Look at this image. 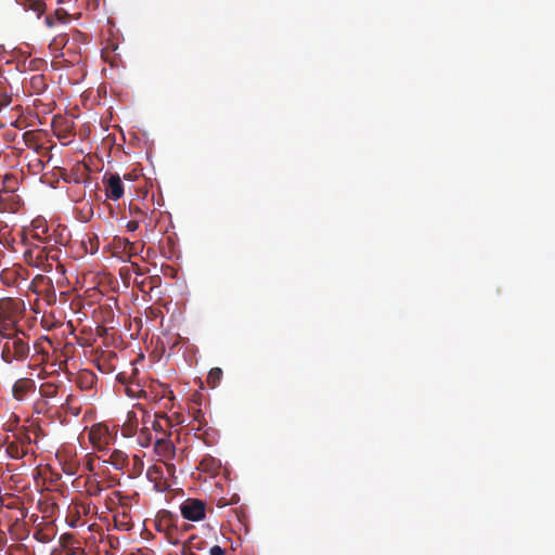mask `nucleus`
Listing matches in <instances>:
<instances>
[{"label":"nucleus","mask_w":555,"mask_h":555,"mask_svg":"<svg viewBox=\"0 0 555 555\" xmlns=\"http://www.w3.org/2000/svg\"><path fill=\"white\" fill-rule=\"evenodd\" d=\"M43 240L40 244L29 243L24 253V259L27 264L49 272L52 270V261L60 260L61 246L66 245L67 238L55 229L52 233L44 235Z\"/></svg>","instance_id":"1"},{"label":"nucleus","mask_w":555,"mask_h":555,"mask_svg":"<svg viewBox=\"0 0 555 555\" xmlns=\"http://www.w3.org/2000/svg\"><path fill=\"white\" fill-rule=\"evenodd\" d=\"M29 353L28 343L18 335H8V340L3 344L1 357L7 363L14 360H24Z\"/></svg>","instance_id":"2"},{"label":"nucleus","mask_w":555,"mask_h":555,"mask_svg":"<svg viewBox=\"0 0 555 555\" xmlns=\"http://www.w3.org/2000/svg\"><path fill=\"white\" fill-rule=\"evenodd\" d=\"M157 530L165 531L169 542L173 545L179 544V539L175 535L178 530V516L169 511L163 509L157 514Z\"/></svg>","instance_id":"3"},{"label":"nucleus","mask_w":555,"mask_h":555,"mask_svg":"<svg viewBox=\"0 0 555 555\" xmlns=\"http://www.w3.org/2000/svg\"><path fill=\"white\" fill-rule=\"evenodd\" d=\"M181 516L189 521H201L206 517V503L189 498L180 504Z\"/></svg>","instance_id":"4"},{"label":"nucleus","mask_w":555,"mask_h":555,"mask_svg":"<svg viewBox=\"0 0 555 555\" xmlns=\"http://www.w3.org/2000/svg\"><path fill=\"white\" fill-rule=\"evenodd\" d=\"M151 384H121L122 391L132 399H144L149 402L157 401L158 395L153 390H147Z\"/></svg>","instance_id":"5"},{"label":"nucleus","mask_w":555,"mask_h":555,"mask_svg":"<svg viewBox=\"0 0 555 555\" xmlns=\"http://www.w3.org/2000/svg\"><path fill=\"white\" fill-rule=\"evenodd\" d=\"M103 183L107 198L118 201L124 196V184L119 175L111 173L108 177L104 176Z\"/></svg>","instance_id":"6"},{"label":"nucleus","mask_w":555,"mask_h":555,"mask_svg":"<svg viewBox=\"0 0 555 555\" xmlns=\"http://www.w3.org/2000/svg\"><path fill=\"white\" fill-rule=\"evenodd\" d=\"M20 311V302L12 298L0 299V317L8 322L9 325L14 324L13 314Z\"/></svg>","instance_id":"7"},{"label":"nucleus","mask_w":555,"mask_h":555,"mask_svg":"<svg viewBox=\"0 0 555 555\" xmlns=\"http://www.w3.org/2000/svg\"><path fill=\"white\" fill-rule=\"evenodd\" d=\"M139 423L140 420L138 413L134 410L129 411L127 413L126 421L121 426L122 436L127 438L133 437L138 431Z\"/></svg>","instance_id":"8"},{"label":"nucleus","mask_w":555,"mask_h":555,"mask_svg":"<svg viewBox=\"0 0 555 555\" xmlns=\"http://www.w3.org/2000/svg\"><path fill=\"white\" fill-rule=\"evenodd\" d=\"M152 428L157 433L160 434L162 437H156L155 442L159 444L164 437L166 436V427L170 426V421L167 415L156 413L154 415V420L151 422Z\"/></svg>","instance_id":"9"},{"label":"nucleus","mask_w":555,"mask_h":555,"mask_svg":"<svg viewBox=\"0 0 555 555\" xmlns=\"http://www.w3.org/2000/svg\"><path fill=\"white\" fill-rule=\"evenodd\" d=\"M7 452L11 457L14 459H23L26 455L33 453L31 449H27L25 446H21L15 441L9 443Z\"/></svg>","instance_id":"10"},{"label":"nucleus","mask_w":555,"mask_h":555,"mask_svg":"<svg viewBox=\"0 0 555 555\" xmlns=\"http://www.w3.org/2000/svg\"><path fill=\"white\" fill-rule=\"evenodd\" d=\"M35 384H13L12 393L16 400H23L28 392H35Z\"/></svg>","instance_id":"11"},{"label":"nucleus","mask_w":555,"mask_h":555,"mask_svg":"<svg viewBox=\"0 0 555 555\" xmlns=\"http://www.w3.org/2000/svg\"><path fill=\"white\" fill-rule=\"evenodd\" d=\"M135 408L139 409L142 413V422L144 424V426L141 428L140 430V437L145 439V442L142 443L143 446H149L152 441V436H151V433H150V428L147 427V423L150 422L147 418H150V415H147L146 411L141 406L140 403H137L135 404Z\"/></svg>","instance_id":"12"},{"label":"nucleus","mask_w":555,"mask_h":555,"mask_svg":"<svg viewBox=\"0 0 555 555\" xmlns=\"http://www.w3.org/2000/svg\"><path fill=\"white\" fill-rule=\"evenodd\" d=\"M49 233H50V230L47 225H44V224L36 225L34 229V233L31 234L30 243L40 244V241H44L43 240L44 235H47Z\"/></svg>","instance_id":"13"},{"label":"nucleus","mask_w":555,"mask_h":555,"mask_svg":"<svg viewBox=\"0 0 555 555\" xmlns=\"http://www.w3.org/2000/svg\"><path fill=\"white\" fill-rule=\"evenodd\" d=\"M183 545H186V551H202L205 548V541L199 539L197 535H191Z\"/></svg>","instance_id":"14"},{"label":"nucleus","mask_w":555,"mask_h":555,"mask_svg":"<svg viewBox=\"0 0 555 555\" xmlns=\"http://www.w3.org/2000/svg\"><path fill=\"white\" fill-rule=\"evenodd\" d=\"M31 88L35 90V92L40 93L42 92L47 85L44 82V77L42 75H35L30 79Z\"/></svg>","instance_id":"15"},{"label":"nucleus","mask_w":555,"mask_h":555,"mask_svg":"<svg viewBox=\"0 0 555 555\" xmlns=\"http://www.w3.org/2000/svg\"><path fill=\"white\" fill-rule=\"evenodd\" d=\"M56 384H41L39 392L42 397L52 398L56 395Z\"/></svg>","instance_id":"16"},{"label":"nucleus","mask_w":555,"mask_h":555,"mask_svg":"<svg viewBox=\"0 0 555 555\" xmlns=\"http://www.w3.org/2000/svg\"><path fill=\"white\" fill-rule=\"evenodd\" d=\"M16 439H17L16 442L20 443L21 446H25V448L31 449L30 444H31L33 440L27 430H24V429L20 430L16 435Z\"/></svg>","instance_id":"17"},{"label":"nucleus","mask_w":555,"mask_h":555,"mask_svg":"<svg viewBox=\"0 0 555 555\" xmlns=\"http://www.w3.org/2000/svg\"><path fill=\"white\" fill-rule=\"evenodd\" d=\"M30 9L40 16L46 10V3L42 0H33Z\"/></svg>","instance_id":"18"},{"label":"nucleus","mask_w":555,"mask_h":555,"mask_svg":"<svg viewBox=\"0 0 555 555\" xmlns=\"http://www.w3.org/2000/svg\"><path fill=\"white\" fill-rule=\"evenodd\" d=\"M222 370L220 367H212L208 373V380L212 379L214 382H218L222 377Z\"/></svg>","instance_id":"19"},{"label":"nucleus","mask_w":555,"mask_h":555,"mask_svg":"<svg viewBox=\"0 0 555 555\" xmlns=\"http://www.w3.org/2000/svg\"><path fill=\"white\" fill-rule=\"evenodd\" d=\"M129 210H130V215L132 217H135V219H140V221L143 220V218L146 217V212L143 211L138 206H130Z\"/></svg>","instance_id":"20"},{"label":"nucleus","mask_w":555,"mask_h":555,"mask_svg":"<svg viewBox=\"0 0 555 555\" xmlns=\"http://www.w3.org/2000/svg\"><path fill=\"white\" fill-rule=\"evenodd\" d=\"M139 224H140V219H133V220L128 221L126 228L128 231L134 232L139 229Z\"/></svg>","instance_id":"21"},{"label":"nucleus","mask_w":555,"mask_h":555,"mask_svg":"<svg viewBox=\"0 0 555 555\" xmlns=\"http://www.w3.org/2000/svg\"><path fill=\"white\" fill-rule=\"evenodd\" d=\"M100 429H96L94 427L90 430V440L95 444L98 442V439H100Z\"/></svg>","instance_id":"22"},{"label":"nucleus","mask_w":555,"mask_h":555,"mask_svg":"<svg viewBox=\"0 0 555 555\" xmlns=\"http://www.w3.org/2000/svg\"><path fill=\"white\" fill-rule=\"evenodd\" d=\"M210 555H224V550L220 547L219 545H214L210 551Z\"/></svg>","instance_id":"23"},{"label":"nucleus","mask_w":555,"mask_h":555,"mask_svg":"<svg viewBox=\"0 0 555 555\" xmlns=\"http://www.w3.org/2000/svg\"><path fill=\"white\" fill-rule=\"evenodd\" d=\"M201 396H202V395H201L199 392H197V391H196V392L193 395V399H192V400H193V402H194V403H196V404H198V405H201V404H202V402H201Z\"/></svg>","instance_id":"24"},{"label":"nucleus","mask_w":555,"mask_h":555,"mask_svg":"<svg viewBox=\"0 0 555 555\" xmlns=\"http://www.w3.org/2000/svg\"><path fill=\"white\" fill-rule=\"evenodd\" d=\"M181 554L182 555H197L196 553H194V552H192L190 550L186 551V545H183Z\"/></svg>","instance_id":"25"},{"label":"nucleus","mask_w":555,"mask_h":555,"mask_svg":"<svg viewBox=\"0 0 555 555\" xmlns=\"http://www.w3.org/2000/svg\"><path fill=\"white\" fill-rule=\"evenodd\" d=\"M1 104L9 105L11 102V99L7 95H3V98H0Z\"/></svg>","instance_id":"26"},{"label":"nucleus","mask_w":555,"mask_h":555,"mask_svg":"<svg viewBox=\"0 0 555 555\" xmlns=\"http://www.w3.org/2000/svg\"><path fill=\"white\" fill-rule=\"evenodd\" d=\"M81 390H88L91 388L92 384L86 383V384H79Z\"/></svg>","instance_id":"27"},{"label":"nucleus","mask_w":555,"mask_h":555,"mask_svg":"<svg viewBox=\"0 0 555 555\" xmlns=\"http://www.w3.org/2000/svg\"><path fill=\"white\" fill-rule=\"evenodd\" d=\"M16 382L24 383V382H33V380L30 378H20Z\"/></svg>","instance_id":"28"},{"label":"nucleus","mask_w":555,"mask_h":555,"mask_svg":"<svg viewBox=\"0 0 555 555\" xmlns=\"http://www.w3.org/2000/svg\"><path fill=\"white\" fill-rule=\"evenodd\" d=\"M191 528L190 525L184 524L182 527V531H188Z\"/></svg>","instance_id":"29"},{"label":"nucleus","mask_w":555,"mask_h":555,"mask_svg":"<svg viewBox=\"0 0 555 555\" xmlns=\"http://www.w3.org/2000/svg\"><path fill=\"white\" fill-rule=\"evenodd\" d=\"M113 456L119 457L121 456V452H114Z\"/></svg>","instance_id":"30"},{"label":"nucleus","mask_w":555,"mask_h":555,"mask_svg":"<svg viewBox=\"0 0 555 555\" xmlns=\"http://www.w3.org/2000/svg\"><path fill=\"white\" fill-rule=\"evenodd\" d=\"M69 537H70V535H66V534H64V535H62V538H61V539H65V538H69Z\"/></svg>","instance_id":"31"}]
</instances>
